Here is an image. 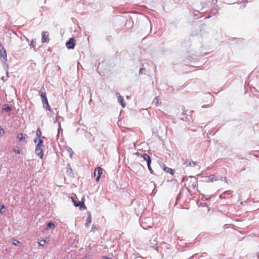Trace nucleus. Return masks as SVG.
<instances>
[{
    "label": "nucleus",
    "instance_id": "nucleus-34",
    "mask_svg": "<svg viewBox=\"0 0 259 259\" xmlns=\"http://www.w3.org/2000/svg\"><path fill=\"white\" fill-rule=\"evenodd\" d=\"M210 199V197H208L206 198V200H209Z\"/></svg>",
    "mask_w": 259,
    "mask_h": 259
},
{
    "label": "nucleus",
    "instance_id": "nucleus-23",
    "mask_svg": "<svg viewBox=\"0 0 259 259\" xmlns=\"http://www.w3.org/2000/svg\"><path fill=\"white\" fill-rule=\"evenodd\" d=\"M46 243V241L45 240H41L39 242H38V244L39 246H44L45 245Z\"/></svg>",
    "mask_w": 259,
    "mask_h": 259
},
{
    "label": "nucleus",
    "instance_id": "nucleus-16",
    "mask_svg": "<svg viewBox=\"0 0 259 259\" xmlns=\"http://www.w3.org/2000/svg\"><path fill=\"white\" fill-rule=\"evenodd\" d=\"M17 138L20 142L24 141L25 140V138L23 136V135L22 133L18 134L17 135Z\"/></svg>",
    "mask_w": 259,
    "mask_h": 259
},
{
    "label": "nucleus",
    "instance_id": "nucleus-2",
    "mask_svg": "<svg viewBox=\"0 0 259 259\" xmlns=\"http://www.w3.org/2000/svg\"><path fill=\"white\" fill-rule=\"evenodd\" d=\"M44 146L43 140L41 139L38 140V143L36 146L35 153L40 158H43L44 150L42 147Z\"/></svg>",
    "mask_w": 259,
    "mask_h": 259
},
{
    "label": "nucleus",
    "instance_id": "nucleus-30",
    "mask_svg": "<svg viewBox=\"0 0 259 259\" xmlns=\"http://www.w3.org/2000/svg\"><path fill=\"white\" fill-rule=\"evenodd\" d=\"M2 135L5 134V131L3 129V128L2 127L0 126V136H2Z\"/></svg>",
    "mask_w": 259,
    "mask_h": 259
},
{
    "label": "nucleus",
    "instance_id": "nucleus-12",
    "mask_svg": "<svg viewBox=\"0 0 259 259\" xmlns=\"http://www.w3.org/2000/svg\"><path fill=\"white\" fill-rule=\"evenodd\" d=\"M197 164V163L194 161H186L184 163L183 165L184 167H187L188 166H195Z\"/></svg>",
    "mask_w": 259,
    "mask_h": 259
},
{
    "label": "nucleus",
    "instance_id": "nucleus-14",
    "mask_svg": "<svg viewBox=\"0 0 259 259\" xmlns=\"http://www.w3.org/2000/svg\"><path fill=\"white\" fill-rule=\"evenodd\" d=\"M163 170L169 173L171 175H172L174 174V172H175L174 169H171L170 168H169V167H168L167 166H165L163 167Z\"/></svg>",
    "mask_w": 259,
    "mask_h": 259
},
{
    "label": "nucleus",
    "instance_id": "nucleus-37",
    "mask_svg": "<svg viewBox=\"0 0 259 259\" xmlns=\"http://www.w3.org/2000/svg\"><path fill=\"white\" fill-rule=\"evenodd\" d=\"M209 18H210V16H208L206 17V19Z\"/></svg>",
    "mask_w": 259,
    "mask_h": 259
},
{
    "label": "nucleus",
    "instance_id": "nucleus-31",
    "mask_svg": "<svg viewBox=\"0 0 259 259\" xmlns=\"http://www.w3.org/2000/svg\"><path fill=\"white\" fill-rule=\"evenodd\" d=\"M14 151L17 154H19L20 153V150L19 149H14Z\"/></svg>",
    "mask_w": 259,
    "mask_h": 259
},
{
    "label": "nucleus",
    "instance_id": "nucleus-29",
    "mask_svg": "<svg viewBox=\"0 0 259 259\" xmlns=\"http://www.w3.org/2000/svg\"><path fill=\"white\" fill-rule=\"evenodd\" d=\"M145 70V69L144 68H140L139 74L140 75L143 74V71Z\"/></svg>",
    "mask_w": 259,
    "mask_h": 259
},
{
    "label": "nucleus",
    "instance_id": "nucleus-8",
    "mask_svg": "<svg viewBox=\"0 0 259 259\" xmlns=\"http://www.w3.org/2000/svg\"><path fill=\"white\" fill-rule=\"evenodd\" d=\"M136 154L139 156L140 157L144 159V160L146 161L147 164L148 163H151V157L147 153H143L142 154H140L139 152H136Z\"/></svg>",
    "mask_w": 259,
    "mask_h": 259
},
{
    "label": "nucleus",
    "instance_id": "nucleus-40",
    "mask_svg": "<svg viewBox=\"0 0 259 259\" xmlns=\"http://www.w3.org/2000/svg\"><path fill=\"white\" fill-rule=\"evenodd\" d=\"M59 127H60V123L59 122Z\"/></svg>",
    "mask_w": 259,
    "mask_h": 259
},
{
    "label": "nucleus",
    "instance_id": "nucleus-27",
    "mask_svg": "<svg viewBox=\"0 0 259 259\" xmlns=\"http://www.w3.org/2000/svg\"><path fill=\"white\" fill-rule=\"evenodd\" d=\"M4 110L7 111V112H9V111H10L11 110V107L7 105V107H6L5 108H4Z\"/></svg>",
    "mask_w": 259,
    "mask_h": 259
},
{
    "label": "nucleus",
    "instance_id": "nucleus-9",
    "mask_svg": "<svg viewBox=\"0 0 259 259\" xmlns=\"http://www.w3.org/2000/svg\"><path fill=\"white\" fill-rule=\"evenodd\" d=\"M41 41L42 43H48L50 40L49 33L47 31H42L41 33Z\"/></svg>",
    "mask_w": 259,
    "mask_h": 259
},
{
    "label": "nucleus",
    "instance_id": "nucleus-33",
    "mask_svg": "<svg viewBox=\"0 0 259 259\" xmlns=\"http://www.w3.org/2000/svg\"><path fill=\"white\" fill-rule=\"evenodd\" d=\"M38 139V138H37L36 137V138H35V139L34 140V143H36V142H37V139Z\"/></svg>",
    "mask_w": 259,
    "mask_h": 259
},
{
    "label": "nucleus",
    "instance_id": "nucleus-13",
    "mask_svg": "<svg viewBox=\"0 0 259 259\" xmlns=\"http://www.w3.org/2000/svg\"><path fill=\"white\" fill-rule=\"evenodd\" d=\"M91 222H92V216H91V214L90 213H89L88 214V218L85 221V226H88L89 225V224H90L91 223Z\"/></svg>",
    "mask_w": 259,
    "mask_h": 259
},
{
    "label": "nucleus",
    "instance_id": "nucleus-38",
    "mask_svg": "<svg viewBox=\"0 0 259 259\" xmlns=\"http://www.w3.org/2000/svg\"><path fill=\"white\" fill-rule=\"evenodd\" d=\"M193 187L194 188H195V186H194V184H193Z\"/></svg>",
    "mask_w": 259,
    "mask_h": 259
},
{
    "label": "nucleus",
    "instance_id": "nucleus-39",
    "mask_svg": "<svg viewBox=\"0 0 259 259\" xmlns=\"http://www.w3.org/2000/svg\"><path fill=\"white\" fill-rule=\"evenodd\" d=\"M7 75H8V72H7Z\"/></svg>",
    "mask_w": 259,
    "mask_h": 259
},
{
    "label": "nucleus",
    "instance_id": "nucleus-42",
    "mask_svg": "<svg viewBox=\"0 0 259 259\" xmlns=\"http://www.w3.org/2000/svg\"><path fill=\"white\" fill-rule=\"evenodd\" d=\"M258 84H259V77H258Z\"/></svg>",
    "mask_w": 259,
    "mask_h": 259
},
{
    "label": "nucleus",
    "instance_id": "nucleus-1",
    "mask_svg": "<svg viewBox=\"0 0 259 259\" xmlns=\"http://www.w3.org/2000/svg\"><path fill=\"white\" fill-rule=\"evenodd\" d=\"M39 94L40 95L41 98V102L43 104V107L51 112H52V110L50 107L48 100L47 97L46 96V93L45 91V89L44 87H42L40 90L39 91Z\"/></svg>",
    "mask_w": 259,
    "mask_h": 259
},
{
    "label": "nucleus",
    "instance_id": "nucleus-35",
    "mask_svg": "<svg viewBox=\"0 0 259 259\" xmlns=\"http://www.w3.org/2000/svg\"><path fill=\"white\" fill-rule=\"evenodd\" d=\"M257 257L259 258V252L257 253Z\"/></svg>",
    "mask_w": 259,
    "mask_h": 259
},
{
    "label": "nucleus",
    "instance_id": "nucleus-21",
    "mask_svg": "<svg viewBox=\"0 0 259 259\" xmlns=\"http://www.w3.org/2000/svg\"><path fill=\"white\" fill-rule=\"evenodd\" d=\"M98 230V227L97 226L93 225L92 227L91 232L95 233Z\"/></svg>",
    "mask_w": 259,
    "mask_h": 259
},
{
    "label": "nucleus",
    "instance_id": "nucleus-10",
    "mask_svg": "<svg viewBox=\"0 0 259 259\" xmlns=\"http://www.w3.org/2000/svg\"><path fill=\"white\" fill-rule=\"evenodd\" d=\"M116 95L118 98V102L121 104L123 108H124L125 106V105L123 97L121 96L119 93H116Z\"/></svg>",
    "mask_w": 259,
    "mask_h": 259
},
{
    "label": "nucleus",
    "instance_id": "nucleus-15",
    "mask_svg": "<svg viewBox=\"0 0 259 259\" xmlns=\"http://www.w3.org/2000/svg\"><path fill=\"white\" fill-rule=\"evenodd\" d=\"M65 149L69 153L70 157H72L73 154L72 149L68 146H66Z\"/></svg>",
    "mask_w": 259,
    "mask_h": 259
},
{
    "label": "nucleus",
    "instance_id": "nucleus-32",
    "mask_svg": "<svg viewBox=\"0 0 259 259\" xmlns=\"http://www.w3.org/2000/svg\"><path fill=\"white\" fill-rule=\"evenodd\" d=\"M101 259H110V258L106 256H103Z\"/></svg>",
    "mask_w": 259,
    "mask_h": 259
},
{
    "label": "nucleus",
    "instance_id": "nucleus-28",
    "mask_svg": "<svg viewBox=\"0 0 259 259\" xmlns=\"http://www.w3.org/2000/svg\"><path fill=\"white\" fill-rule=\"evenodd\" d=\"M20 243V242L16 240V239H13V244H14V245H18V244Z\"/></svg>",
    "mask_w": 259,
    "mask_h": 259
},
{
    "label": "nucleus",
    "instance_id": "nucleus-5",
    "mask_svg": "<svg viewBox=\"0 0 259 259\" xmlns=\"http://www.w3.org/2000/svg\"><path fill=\"white\" fill-rule=\"evenodd\" d=\"M0 59L4 63H5V66L7 68H8V64L6 63L7 61V52L6 50L3 48L2 49H0Z\"/></svg>",
    "mask_w": 259,
    "mask_h": 259
},
{
    "label": "nucleus",
    "instance_id": "nucleus-22",
    "mask_svg": "<svg viewBox=\"0 0 259 259\" xmlns=\"http://www.w3.org/2000/svg\"><path fill=\"white\" fill-rule=\"evenodd\" d=\"M225 194H231V192H230V191H227L224 192L223 193H222V194H221L220 195V198L221 199H224L225 197H224V195Z\"/></svg>",
    "mask_w": 259,
    "mask_h": 259
},
{
    "label": "nucleus",
    "instance_id": "nucleus-36",
    "mask_svg": "<svg viewBox=\"0 0 259 259\" xmlns=\"http://www.w3.org/2000/svg\"><path fill=\"white\" fill-rule=\"evenodd\" d=\"M4 208H5V206L4 205H3L1 207V209Z\"/></svg>",
    "mask_w": 259,
    "mask_h": 259
},
{
    "label": "nucleus",
    "instance_id": "nucleus-25",
    "mask_svg": "<svg viewBox=\"0 0 259 259\" xmlns=\"http://www.w3.org/2000/svg\"><path fill=\"white\" fill-rule=\"evenodd\" d=\"M200 206H201L203 207H206L207 208L208 211L209 210V205L207 203H201L200 204Z\"/></svg>",
    "mask_w": 259,
    "mask_h": 259
},
{
    "label": "nucleus",
    "instance_id": "nucleus-7",
    "mask_svg": "<svg viewBox=\"0 0 259 259\" xmlns=\"http://www.w3.org/2000/svg\"><path fill=\"white\" fill-rule=\"evenodd\" d=\"M72 202L73 203L75 207H79L81 210H84L86 208V206L83 201H76L75 200V199L71 197Z\"/></svg>",
    "mask_w": 259,
    "mask_h": 259
},
{
    "label": "nucleus",
    "instance_id": "nucleus-19",
    "mask_svg": "<svg viewBox=\"0 0 259 259\" xmlns=\"http://www.w3.org/2000/svg\"><path fill=\"white\" fill-rule=\"evenodd\" d=\"M55 227V224L52 222H50L47 224V228L54 229Z\"/></svg>",
    "mask_w": 259,
    "mask_h": 259
},
{
    "label": "nucleus",
    "instance_id": "nucleus-4",
    "mask_svg": "<svg viewBox=\"0 0 259 259\" xmlns=\"http://www.w3.org/2000/svg\"><path fill=\"white\" fill-rule=\"evenodd\" d=\"M151 219L150 218L141 219V226L145 229H147L151 227L152 223L151 222Z\"/></svg>",
    "mask_w": 259,
    "mask_h": 259
},
{
    "label": "nucleus",
    "instance_id": "nucleus-20",
    "mask_svg": "<svg viewBox=\"0 0 259 259\" xmlns=\"http://www.w3.org/2000/svg\"><path fill=\"white\" fill-rule=\"evenodd\" d=\"M36 135L37 138L40 139L39 138L41 136V131L39 128H37L36 132Z\"/></svg>",
    "mask_w": 259,
    "mask_h": 259
},
{
    "label": "nucleus",
    "instance_id": "nucleus-11",
    "mask_svg": "<svg viewBox=\"0 0 259 259\" xmlns=\"http://www.w3.org/2000/svg\"><path fill=\"white\" fill-rule=\"evenodd\" d=\"M96 172H97V178L96 179V181H99L100 178H101V176L102 174V169L101 167H98L95 171V176H96Z\"/></svg>",
    "mask_w": 259,
    "mask_h": 259
},
{
    "label": "nucleus",
    "instance_id": "nucleus-18",
    "mask_svg": "<svg viewBox=\"0 0 259 259\" xmlns=\"http://www.w3.org/2000/svg\"><path fill=\"white\" fill-rule=\"evenodd\" d=\"M35 43H36V40L35 39H32L31 41V42L29 45V46H30L31 48H33L35 51L36 50L35 49Z\"/></svg>",
    "mask_w": 259,
    "mask_h": 259
},
{
    "label": "nucleus",
    "instance_id": "nucleus-41",
    "mask_svg": "<svg viewBox=\"0 0 259 259\" xmlns=\"http://www.w3.org/2000/svg\"><path fill=\"white\" fill-rule=\"evenodd\" d=\"M0 212L1 213H3V212L1 211V210L0 209Z\"/></svg>",
    "mask_w": 259,
    "mask_h": 259
},
{
    "label": "nucleus",
    "instance_id": "nucleus-3",
    "mask_svg": "<svg viewBox=\"0 0 259 259\" xmlns=\"http://www.w3.org/2000/svg\"><path fill=\"white\" fill-rule=\"evenodd\" d=\"M224 181L226 184H228V180L226 177H223L222 176L219 174L211 175L208 177L207 182H213L214 181Z\"/></svg>",
    "mask_w": 259,
    "mask_h": 259
},
{
    "label": "nucleus",
    "instance_id": "nucleus-26",
    "mask_svg": "<svg viewBox=\"0 0 259 259\" xmlns=\"http://www.w3.org/2000/svg\"><path fill=\"white\" fill-rule=\"evenodd\" d=\"M67 168L68 172H72V170L69 163L67 164Z\"/></svg>",
    "mask_w": 259,
    "mask_h": 259
},
{
    "label": "nucleus",
    "instance_id": "nucleus-24",
    "mask_svg": "<svg viewBox=\"0 0 259 259\" xmlns=\"http://www.w3.org/2000/svg\"><path fill=\"white\" fill-rule=\"evenodd\" d=\"M151 163H148L147 164V167H148V168L150 171V172L151 174H153V170H152L151 167Z\"/></svg>",
    "mask_w": 259,
    "mask_h": 259
},
{
    "label": "nucleus",
    "instance_id": "nucleus-17",
    "mask_svg": "<svg viewBox=\"0 0 259 259\" xmlns=\"http://www.w3.org/2000/svg\"><path fill=\"white\" fill-rule=\"evenodd\" d=\"M160 103H159V100H158V98H157V97H155V98L154 99V100H153V102H152V104H153V105L156 106H159V105H160Z\"/></svg>",
    "mask_w": 259,
    "mask_h": 259
},
{
    "label": "nucleus",
    "instance_id": "nucleus-6",
    "mask_svg": "<svg viewBox=\"0 0 259 259\" xmlns=\"http://www.w3.org/2000/svg\"><path fill=\"white\" fill-rule=\"evenodd\" d=\"M75 46V39L73 37H71L66 42V46L69 50L73 49Z\"/></svg>",
    "mask_w": 259,
    "mask_h": 259
}]
</instances>
